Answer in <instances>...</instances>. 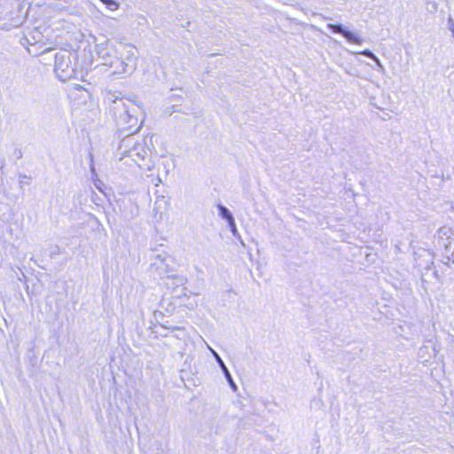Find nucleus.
I'll use <instances>...</instances> for the list:
<instances>
[{"instance_id":"6e6552de","label":"nucleus","mask_w":454,"mask_h":454,"mask_svg":"<svg viewBox=\"0 0 454 454\" xmlns=\"http://www.w3.org/2000/svg\"><path fill=\"white\" fill-rule=\"evenodd\" d=\"M326 27L333 33L341 35L350 43L362 44V43H363L362 38H360L354 32L348 30L346 27H344L340 23H339V24L328 23Z\"/></svg>"},{"instance_id":"7ed1b4c3","label":"nucleus","mask_w":454,"mask_h":454,"mask_svg":"<svg viewBox=\"0 0 454 454\" xmlns=\"http://www.w3.org/2000/svg\"><path fill=\"white\" fill-rule=\"evenodd\" d=\"M438 246L442 249V262L449 265L454 263V230L448 226L441 227L436 233Z\"/></svg>"},{"instance_id":"5701e85b","label":"nucleus","mask_w":454,"mask_h":454,"mask_svg":"<svg viewBox=\"0 0 454 454\" xmlns=\"http://www.w3.org/2000/svg\"><path fill=\"white\" fill-rule=\"evenodd\" d=\"M172 329H173V330H179V329H180V327L176 326V327H172Z\"/></svg>"},{"instance_id":"0eeeda50","label":"nucleus","mask_w":454,"mask_h":454,"mask_svg":"<svg viewBox=\"0 0 454 454\" xmlns=\"http://www.w3.org/2000/svg\"><path fill=\"white\" fill-rule=\"evenodd\" d=\"M138 129L139 127H137L134 129L129 130V133L121 141L119 145V150L121 151V154H126L129 157L134 155L140 156L138 149L142 147V145L138 144L134 138V134L138 130Z\"/></svg>"},{"instance_id":"9b49d317","label":"nucleus","mask_w":454,"mask_h":454,"mask_svg":"<svg viewBox=\"0 0 454 454\" xmlns=\"http://www.w3.org/2000/svg\"><path fill=\"white\" fill-rule=\"evenodd\" d=\"M167 278L168 280L172 281V283H167V285L168 286H172L173 287L183 286L187 282V278L180 275H168Z\"/></svg>"},{"instance_id":"4468645a","label":"nucleus","mask_w":454,"mask_h":454,"mask_svg":"<svg viewBox=\"0 0 454 454\" xmlns=\"http://www.w3.org/2000/svg\"><path fill=\"white\" fill-rule=\"evenodd\" d=\"M110 11H115L119 7V4L115 0H100Z\"/></svg>"},{"instance_id":"6ab92c4d","label":"nucleus","mask_w":454,"mask_h":454,"mask_svg":"<svg viewBox=\"0 0 454 454\" xmlns=\"http://www.w3.org/2000/svg\"><path fill=\"white\" fill-rule=\"evenodd\" d=\"M15 155L17 157V159H21L22 158V152L20 149H16L15 150Z\"/></svg>"},{"instance_id":"412c9836","label":"nucleus","mask_w":454,"mask_h":454,"mask_svg":"<svg viewBox=\"0 0 454 454\" xmlns=\"http://www.w3.org/2000/svg\"><path fill=\"white\" fill-rule=\"evenodd\" d=\"M20 179H27V180H29V179H30V177H28L27 176H26V175H22V174H20Z\"/></svg>"},{"instance_id":"1a4fd4ad","label":"nucleus","mask_w":454,"mask_h":454,"mask_svg":"<svg viewBox=\"0 0 454 454\" xmlns=\"http://www.w3.org/2000/svg\"><path fill=\"white\" fill-rule=\"evenodd\" d=\"M172 262V258L169 255L165 254L164 259L160 262H153L151 263L150 267L151 269H154L158 271V274L160 276L162 274H168L174 271Z\"/></svg>"},{"instance_id":"aec40b11","label":"nucleus","mask_w":454,"mask_h":454,"mask_svg":"<svg viewBox=\"0 0 454 454\" xmlns=\"http://www.w3.org/2000/svg\"><path fill=\"white\" fill-rule=\"evenodd\" d=\"M162 259H164V255H162V254H158V255L155 257V261H154V262H160Z\"/></svg>"},{"instance_id":"f03ea898","label":"nucleus","mask_w":454,"mask_h":454,"mask_svg":"<svg viewBox=\"0 0 454 454\" xmlns=\"http://www.w3.org/2000/svg\"><path fill=\"white\" fill-rule=\"evenodd\" d=\"M18 7H13L11 0H0V27L10 30L18 27L23 22Z\"/></svg>"},{"instance_id":"b1692460","label":"nucleus","mask_w":454,"mask_h":454,"mask_svg":"<svg viewBox=\"0 0 454 454\" xmlns=\"http://www.w3.org/2000/svg\"><path fill=\"white\" fill-rule=\"evenodd\" d=\"M323 18H324L325 20H332L331 18H328V17H325V16H323Z\"/></svg>"},{"instance_id":"f257e3e1","label":"nucleus","mask_w":454,"mask_h":454,"mask_svg":"<svg viewBox=\"0 0 454 454\" xmlns=\"http://www.w3.org/2000/svg\"><path fill=\"white\" fill-rule=\"evenodd\" d=\"M142 112L141 106L133 99L114 98L109 106V114L116 125L123 130L136 129L138 118Z\"/></svg>"},{"instance_id":"39448f33","label":"nucleus","mask_w":454,"mask_h":454,"mask_svg":"<svg viewBox=\"0 0 454 454\" xmlns=\"http://www.w3.org/2000/svg\"><path fill=\"white\" fill-rule=\"evenodd\" d=\"M21 40H22L21 41L22 45L28 44V45L35 47V51H33L30 48H27L29 54L34 55V56L45 55V54L51 52L52 50L51 48L43 49V46L45 45V41H44V36H43L42 31L40 30V27H35L27 35H25Z\"/></svg>"},{"instance_id":"a211bd4d","label":"nucleus","mask_w":454,"mask_h":454,"mask_svg":"<svg viewBox=\"0 0 454 454\" xmlns=\"http://www.w3.org/2000/svg\"><path fill=\"white\" fill-rule=\"evenodd\" d=\"M449 22L451 24L450 27V31L452 33V35L454 37V21H453V20L451 18H450Z\"/></svg>"},{"instance_id":"dca6fc26","label":"nucleus","mask_w":454,"mask_h":454,"mask_svg":"<svg viewBox=\"0 0 454 454\" xmlns=\"http://www.w3.org/2000/svg\"><path fill=\"white\" fill-rule=\"evenodd\" d=\"M361 54L372 59H377V56L370 50H364L361 52Z\"/></svg>"},{"instance_id":"4be33fe9","label":"nucleus","mask_w":454,"mask_h":454,"mask_svg":"<svg viewBox=\"0 0 454 454\" xmlns=\"http://www.w3.org/2000/svg\"><path fill=\"white\" fill-rule=\"evenodd\" d=\"M24 183H26L27 184H29V182H28V181H27V182H26V179H20V184H24Z\"/></svg>"},{"instance_id":"ddd939ff","label":"nucleus","mask_w":454,"mask_h":454,"mask_svg":"<svg viewBox=\"0 0 454 454\" xmlns=\"http://www.w3.org/2000/svg\"><path fill=\"white\" fill-rule=\"evenodd\" d=\"M95 52L100 59H103V62L106 61L109 59V57H111L106 46L104 43H97L95 46Z\"/></svg>"},{"instance_id":"20e7f679","label":"nucleus","mask_w":454,"mask_h":454,"mask_svg":"<svg viewBox=\"0 0 454 454\" xmlns=\"http://www.w3.org/2000/svg\"><path fill=\"white\" fill-rule=\"evenodd\" d=\"M71 52L65 50H60L54 55V72L62 82L68 81L75 75V69L71 62Z\"/></svg>"},{"instance_id":"2eb2a0df","label":"nucleus","mask_w":454,"mask_h":454,"mask_svg":"<svg viewBox=\"0 0 454 454\" xmlns=\"http://www.w3.org/2000/svg\"><path fill=\"white\" fill-rule=\"evenodd\" d=\"M228 225H229L230 231L232 233V235L235 238L240 239V235L239 234V231H238V229H237L236 223H235V219L232 221V223L231 222L228 223Z\"/></svg>"},{"instance_id":"9d476101","label":"nucleus","mask_w":454,"mask_h":454,"mask_svg":"<svg viewBox=\"0 0 454 454\" xmlns=\"http://www.w3.org/2000/svg\"><path fill=\"white\" fill-rule=\"evenodd\" d=\"M212 353H213V356H214L215 361L217 362L219 367L221 368L227 382L229 383L230 387H231L232 390L236 391L238 389V387L235 384V382L231 377V374L230 371L228 370L227 366L225 365L224 362L223 361V359L220 357V356L215 351L212 350Z\"/></svg>"},{"instance_id":"f3484780","label":"nucleus","mask_w":454,"mask_h":454,"mask_svg":"<svg viewBox=\"0 0 454 454\" xmlns=\"http://www.w3.org/2000/svg\"><path fill=\"white\" fill-rule=\"evenodd\" d=\"M372 60L375 62V64L377 65V67H378L381 71H383V70H384V67H383V65L381 64V62H380V59H379L378 57H377V59H372Z\"/></svg>"},{"instance_id":"423d86ee","label":"nucleus","mask_w":454,"mask_h":454,"mask_svg":"<svg viewBox=\"0 0 454 454\" xmlns=\"http://www.w3.org/2000/svg\"><path fill=\"white\" fill-rule=\"evenodd\" d=\"M102 66L111 68L113 74H129L130 75L136 70V59L129 56L126 60L116 56H111L106 61L102 62Z\"/></svg>"},{"instance_id":"f8f14e48","label":"nucleus","mask_w":454,"mask_h":454,"mask_svg":"<svg viewBox=\"0 0 454 454\" xmlns=\"http://www.w3.org/2000/svg\"><path fill=\"white\" fill-rule=\"evenodd\" d=\"M217 209L218 215H220L221 218L225 220L227 223L230 222L232 223V221L234 220V216L232 213L225 206L219 203L217 204Z\"/></svg>"}]
</instances>
